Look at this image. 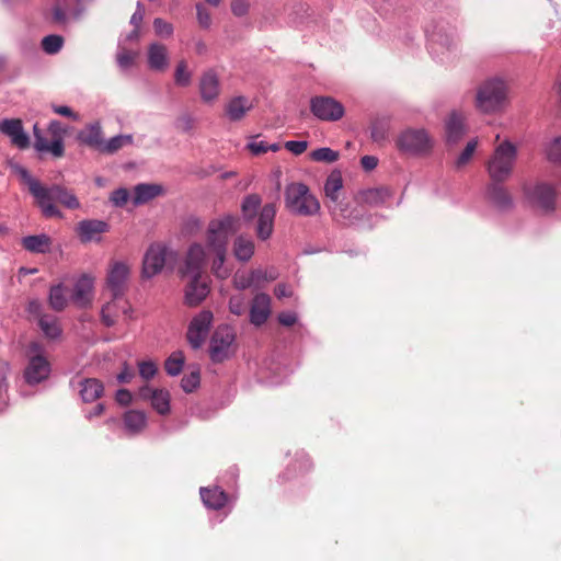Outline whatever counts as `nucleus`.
<instances>
[{
    "label": "nucleus",
    "mask_w": 561,
    "mask_h": 561,
    "mask_svg": "<svg viewBox=\"0 0 561 561\" xmlns=\"http://www.w3.org/2000/svg\"><path fill=\"white\" fill-rule=\"evenodd\" d=\"M191 72L187 69V62L185 60L179 61L174 72L175 84L180 87H187L191 84Z\"/></svg>",
    "instance_id": "de8ad7c7"
},
{
    "label": "nucleus",
    "mask_w": 561,
    "mask_h": 561,
    "mask_svg": "<svg viewBox=\"0 0 561 561\" xmlns=\"http://www.w3.org/2000/svg\"><path fill=\"white\" fill-rule=\"evenodd\" d=\"M80 142L101 151L103 146V133L99 124H91L78 134Z\"/></svg>",
    "instance_id": "cd10ccee"
},
{
    "label": "nucleus",
    "mask_w": 561,
    "mask_h": 561,
    "mask_svg": "<svg viewBox=\"0 0 561 561\" xmlns=\"http://www.w3.org/2000/svg\"><path fill=\"white\" fill-rule=\"evenodd\" d=\"M49 305L55 311H61L67 306V298L61 285H56L49 291Z\"/></svg>",
    "instance_id": "79ce46f5"
},
{
    "label": "nucleus",
    "mask_w": 561,
    "mask_h": 561,
    "mask_svg": "<svg viewBox=\"0 0 561 561\" xmlns=\"http://www.w3.org/2000/svg\"><path fill=\"white\" fill-rule=\"evenodd\" d=\"M371 139L375 142H382L387 139V130L382 125L374 124L371 127Z\"/></svg>",
    "instance_id": "e2e57ef3"
},
{
    "label": "nucleus",
    "mask_w": 561,
    "mask_h": 561,
    "mask_svg": "<svg viewBox=\"0 0 561 561\" xmlns=\"http://www.w3.org/2000/svg\"><path fill=\"white\" fill-rule=\"evenodd\" d=\"M211 322L213 313L209 310H203L192 319L186 336L193 348L197 350L203 345Z\"/></svg>",
    "instance_id": "2eb2a0df"
},
{
    "label": "nucleus",
    "mask_w": 561,
    "mask_h": 561,
    "mask_svg": "<svg viewBox=\"0 0 561 561\" xmlns=\"http://www.w3.org/2000/svg\"><path fill=\"white\" fill-rule=\"evenodd\" d=\"M252 108L251 102L244 96H236L226 105V114L230 121L237 122L242 119Z\"/></svg>",
    "instance_id": "c85d7f7f"
},
{
    "label": "nucleus",
    "mask_w": 561,
    "mask_h": 561,
    "mask_svg": "<svg viewBox=\"0 0 561 561\" xmlns=\"http://www.w3.org/2000/svg\"><path fill=\"white\" fill-rule=\"evenodd\" d=\"M466 117L462 113L451 112L445 119V139L448 145H456L466 135Z\"/></svg>",
    "instance_id": "aec40b11"
},
{
    "label": "nucleus",
    "mask_w": 561,
    "mask_h": 561,
    "mask_svg": "<svg viewBox=\"0 0 561 561\" xmlns=\"http://www.w3.org/2000/svg\"><path fill=\"white\" fill-rule=\"evenodd\" d=\"M80 396L84 402H93L101 398L104 392V386L96 378H85L79 382Z\"/></svg>",
    "instance_id": "a878e982"
},
{
    "label": "nucleus",
    "mask_w": 561,
    "mask_h": 561,
    "mask_svg": "<svg viewBox=\"0 0 561 561\" xmlns=\"http://www.w3.org/2000/svg\"><path fill=\"white\" fill-rule=\"evenodd\" d=\"M151 405L159 414H168L170 412V393L168 390L156 389Z\"/></svg>",
    "instance_id": "c9c22d12"
},
{
    "label": "nucleus",
    "mask_w": 561,
    "mask_h": 561,
    "mask_svg": "<svg viewBox=\"0 0 561 561\" xmlns=\"http://www.w3.org/2000/svg\"><path fill=\"white\" fill-rule=\"evenodd\" d=\"M133 142V137L130 135H118L111 138L108 141H104L101 148V152L104 153H114L123 148L125 145H129Z\"/></svg>",
    "instance_id": "ea45409f"
},
{
    "label": "nucleus",
    "mask_w": 561,
    "mask_h": 561,
    "mask_svg": "<svg viewBox=\"0 0 561 561\" xmlns=\"http://www.w3.org/2000/svg\"><path fill=\"white\" fill-rule=\"evenodd\" d=\"M199 91L203 101L211 102L220 93V83L218 75L214 70H207L203 73L199 81Z\"/></svg>",
    "instance_id": "b1692460"
},
{
    "label": "nucleus",
    "mask_w": 561,
    "mask_h": 561,
    "mask_svg": "<svg viewBox=\"0 0 561 561\" xmlns=\"http://www.w3.org/2000/svg\"><path fill=\"white\" fill-rule=\"evenodd\" d=\"M201 496H202L203 503L207 507L213 508V510L222 508L228 501V496H227L226 492L218 486L202 488Z\"/></svg>",
    "instance_id": "bb28decb"
},
{
    "label": "nucleus",
    "mask_w": 561,
    "mask_h": 561,
    "mask_svg": "<svg viewBox=\"0 0 561 561\" xmlns=\"http://www.w3.org/2000/svg\"><path fill=\"white\" fill-rule=\"evenodd\" d=\"M107 230L108 225L102 220H82L78 224V232L82 241H90L95 234Z\"/></svg>",
    "instance_id": "7c9ffc66"
},
{
    "label": "nucleus",
    "mask_w": 561,
    "mask_h": 561,
    "mask_svg": "<svg viewBox=\"0 0 561 561\" xmlns=\"http://www.w3.org/2000/svg\"><path fill=\"white\" fill-rule=\"evenodd\" d=\"M276 211V206L272 203L265 204L261 208L255 228L256 236L260 240L265 241L272 236Z\"/></svg>",
    "instance_id": "412c9836"
},
{
    "label": "nucleus",
    "mask_w": 561,
    "mask_h": 561,
    "mask_svg": "<svg viewBox=\"0 0 561 561\" xmlns=\"http://www.w3.org/2000/svg\"><path fill=\"white\" fill-rule=\"evenodd\" d=\"M51 110L54 111V113L61 115V116L69 117L72 121L79 119V115L77 113H75L69 106L53 104Z\"/></svg>",
    "instance_id": "680f3d73"
},
{
    "label": "nucleus",
    "mask_w": 561,
    "mask_h": 561,
    "mask_svg": "<svg viewBox=\"0 0 561 561\" xmlns=\"http://www.w3.org/2000/svg\"><path fill=\"white\" fill-rule=\"evenodd\" d=\"M121 312L130 318L131 312H133L131 306L129 305V302L126 299H124V297H119V298L112 297L111 301L106 302L102 307V310H101L102 323L108 328L113 327L116 323L117 318Z\"/></svg>",
    "instance_id": "f3484780"
},
{
    "label": "nucleus",
    "mask_w": 561,
    "mask_h": 561,
    "mask_svg": "<svg viewBox=\"0 0 561 561\" xmlns=\"http://www.w3.org/2000/svg\"><path fill=\"white\" fill-rule=\"evenodd\" d=\"M261 275V272L260 271H252L250 274H239L237 273L234 276H233V285L237 289H247L249 288L250 286H252V284L254 283V280L256 278H259Z\"/></svg>",
    "instance_id": "09e8293b"
},
{
    "label": "nucleus",
    "mask_w": 561,
    "mask_h": 561,
    "mask_svg": "<svg viewBox=\"0 0 561 561\" xmlns=\"http://www.w3.org/2000/svg\"><path fill=\"white\" fill-rule=\"evenodd\" d=\"M310 156L313 161L327 163L335 162L340 157L337 151L327 147L313 150Z\"/></svg>",
    "instance_id": "49530a36"
},
{
    "label": "nucleus",
    "mask_w": 561,
    "mask_h": 561,
    "mask_svg": "<svg viewBox=\"0 0 561 561\" xmlns=\"http://www.w3.org/2000/svg\"><path fill=\"white\" fill-rule=\"evenodd\" d=\"M272 313V299L265 293L256 294L250 307V322L255 327L263 325Z\"/></svg>",
    "instance_id": "6ab92c4d"
},
{
    "label": "nucleus",
    "mask_w": 561,
    "mask_h": 561,
    "mask_svg": "<svg viewBox=\"0 0 561 561\" xmlns=\"http://www.w3.org/2000/svg\"><path fill=\"white\" fill-rule=\"evenodd\" d=\"M477 146H478L477 139H472L466 145L465 149L461 151V153L459 154V157L456 160L457 168H462L467 163H469V161L471 160V158L477 149Z\"/></svg>",
    "instance_id": "8fccbe9b"
},
{
    "label": "nucleus",
    "mask_w": 561,
    "mask_h": 561,
    "mask_svg": "<svg viewBox=\"0 0 561 561\" xmlns=\"http://www.w3.org/2000/svg\"><path fill=\"white\" fill-rule=\"evenodd\" d=\"M153 30L161 37H170L173 34V25L160 18L153 20Z\"/></svg>",
    "instance_id": "603ef678"
},
{
    "label": "nucleus",
    "mask_w": 561,
    "mask_h": 561,
    "mask_svg": "<svg viewBox=\"0 0 561 561\" xmlns=\"http://www.w3.org/2000/svg\"><path fill=\"white\" fill-rule=\"evenodd\" d=\"M19 175L22 182L27 186L30 194L34 198V204L41 209L46 218H62V213L55 203H59L69 209L80 207V202L72 191L58 184L51 186L44 185L39 180L35 179L24 168H19Z\"/></svg>",
    "instance_id": "f257e3e1"
},
{
    "label": "nucleus",
    "mask_w": 561,
    "mask_h": 561,
    "mask_svg": "<svg viewBox=\"0 0 561 561\" xmlns=\"http://www.w3.org/2000/svg\"><path fill=\"white\" fill-rule=\"evenodd\" d=\"M135 61V54L131 51H123L117 55V62L122 68L130 67Z\"/></svg>",
    "instance_id": "0e129e2a"
},
{
    "label": "nucleus",
    "mask_w": 561,
    "mask_h": 561,
    "mask_svg": "<svg viewBox=\"0 0 561 561\" xmlns=\"http://www.w3.org/2000/svg\"><path fill=\"white\" fill-rule=\"evenodd\" d=\"M236 333L229 325H220L214 332L209 344V356L213 362L221 363L233 354Z\"/></svg>",
    "instance_id": "1a4fd4ad"
},
{
    "label": "nucleus",
    "mask_w": 561,
    "mask_h": 561,
    "mask_svg": "<svg viewBox=\"0 0 561 561\" xmlns=\"http://www.w3.org/2000/svg\"><path fill=\"white\" fill-rule=\"evenodd\" d=\"M284 147L291 153L299 156L307 150L308 142L307 141L289 140V141L285 142Z\"/></svg>",
    "instance_id": "13d9d810"
},
{
    "label": "nucleus",
    "mask_w": 561,
    "mask_h": 561,
    "mask_svg": "<svg viewBox=\"0 0 561 561\" xmlns=\"http://www.w3.org/2000/svg\"><path fill=\"white\" fill-rule=\"evenodd\" d=\"M233 255L240 262H248L254 254L255 245L252 239L239 236L233 241Z\"/></svg>",
    "instance_id": "473e14b6"
},
{
    "label": "nucleus",
    "mask_w": 561,
    "mask_h": 561,
    "mask_svg": "<svg viewBox=\"0 0 561 561\" xmlns=\"http://www.w3.org/2000/svg\"><path fill=\"white\" fill-rule=\"evenodd\" d=\"M44 352V346L36 341L31 342L27 346L28 363L24 370V378L28 385L39 383L50 374V363Z\"/></svg>",
    "instance_id": "6e6552de"
},
{
    "label": "nucleus",
    "mask_w": 561,
    "mask_h": 561,
    "mask_svg": "<svg viewBox=\"0 0 561 561\" xmlns=\"http://www.w3.org/2000/svg\"><path fill=\"white\" fill-rule=\"evenodd\" d=\"M22 245L32 253H47L50 250L51 240L46 234L28 236L22 239Z\"/></svg>",
    "instance_id": "72a5a7b5"
},
{
    "label": "nucleus",
    "mask_w": 561,
    "mask_h": 561,
    "mask_svg": "<svg viewBox=\"0 0 561 561\" xmlns=\"http://www.w3.org/2000/svg\"><path fill=\"white\" fill-rule=\"evenodd\" d=\"M201 382V375L198 370L192 371L188 375H185L181 380V387L182 389L190 393L193 392Z\"/></svg>",
    "instance_id": "3c124183"
},
{
    "label": "nucleus",
    "mask_w": 561,
    "mask_h": 561,
    "mask_svg": "<svg viewBox=\"0 0 561 561\" xmlns=\"http://www.w3.org/2000/svg\"><path fill=\"white\" fill-rule=\"evenodd\" d=\"M248 149L255 156L266 153L268 145L265 141H252L248 145Z\"/></svg>",
    "instance_id": "69168bd1"
},
{
    "label": "nucleus",
    "mask_w": 561,
    "mask_h": 561,
    "mask_svg": "<svg viewBox=\"0 0 561 561\" xmlns=\"http://www.w3.org/2000/svg\"><path fill=\"white\" fill-rule=\"evenodd\" d=\"M231 11L236 16H243L249 11V2L247 0H233Z\"/></svg>",
    "instance_id": "052dcab7"
},
{
    "label": "nucleus",
    "mask_w": 561,
    "mask_h": 561,
    "mask_svg": "<svg viewBox=\"0 0 561 561\" xmlns=\"http://www.w3.org/2000/svg\"><path fill=\"white\" fill-rule=\"evenodd\" d=\"M129 198V192L126 188H118L114 191L111 195V201L116 206H123L127 203Z\"/></svg>",
    "instance_id": "bf43d9fd"
},
{
    "label": "nucleus",
    "mask_w": 561,
    "mask_h": 561,
    "mask_svg": "<svg viewBox=\"0 0 561 561\" xmlns=\"http://www.w3.org/2000/svg\"><path fill=\"white\" fill-rule=\"evenodd\" d=\"M215 254V259L211 264V271L216 277L225 279L229 276L230 270L225 267V261L227 256V252H211Z\"/></svg>",
    "instance_id": "a18cd8bd"
},
{
    "label": "nucleus",
    "mask_w": 561,
    "mask_h": 561,
    "mask_svg": "<svg viewBox=\"0 0 561 561\" xmlns=\"http://www.w3.org/2000/svg\"><path fill=\"white\" fill-rule=\"evenodd\" d=\"M343 182L340 173H332L325 184L324 192L325 195L333 202L337 201L339 191L342 188Z\"/></svg>",
    "instance_id": "a19ab883"
},
{
    "label": "nucleus",
    "mask_w": 561,
    "mask_h": 561,
    "mask_svg": "<svg viewBox=\"0 0 561 561\" xmlns=\"http://www.w3.org/2000/svg\"><path fill=\"white\" fill-rule=\"evenodd\" d=\"M502 182H493L488 186V195L492 203L499 208L506 209L513 204L508 191L501 185Z\"/></svg>",
    "instance_id": "c756f323"
},
{
    "label": "nucleus",
    "mask_w": 561,
    "mask_h": 561,
    "mask_svg": "<svg viewBox=\"0 0 561 561\" xmlns=\"http://www.w3.org/2000/svg\"><path fill=\"white\" fill-rule=\"evenodd\" d=\"M196 11L199 26L203 28H209L211 24L210 13L202 4L196 5Z\"/></svg>",
    "instance_id": "6e6d98bb"
},
{
    "label": "nucleus",
    "mask_w": 561,
    "mask_h": 561,
    "mask_svg": "<svg viewBox=\"0 0 561 561\" xmlns=\"http://www.w3.org/2000/svg\"><path fill=\"white\" fill-rule=\"evenodd\" d=\"M64 46V37L60 35H47L42 39V48L46 54L54 55Z\"/></svg>",
    "instance_id": "c03bdc74"
},
{
    "label": "nucleus",
    "mask_w": 561,
    "mask_h": 561,
    "mask_svg": "<svg viewBox=\"0 0 561 561\" xmlns=\"http://www.w3.org/2000/svg\"><path fill=\"white\" fill-rule=\"evenodd\" d=\"M396 146L402 153L426 157L433 151L434 139L424 128H407L398 135Z\"/></svg>",
    "instance_id": "423d86ee"
},
{
    "label": "nucleus",
    "mask_w": 561,
    "mask_h": 561,
    "mask_svg": "<svg viewBox=\"0 0 561 561\" xmlns=\"http://www.w3.org/2000/svg\"><path fill=\"white\" fill-rule=\"evenodd\" d=\"M390 196L387 187H373L357 192L355 201L360 206L377 207L385 204Z\"/></svg>",
    "instance_id": "4be33fe9"
},
{
    "label": "nucleus",
    "mask_w": 561,
    "mask_h": 561,
    "mask_svg": "<svg viewBox=\"0 0 561 561\" xmlns=\"http://www.w3.org/2000/svg\"><path fill=\"white\" fill-rule=\"evenodd\" d=\"M262 199L257 194L248 195L241 205L242 215L245 220H252L261 207Z\"/></svg>",
    "instance_id": "f704fd0d"
},
{
    "label": "nucleus",
    "mask_w": 561,
    "mask_h": 561,
    "mask_svg": "<svg viewBox=\"0 0 561 561\" xmlns=\"http://www.w3.org/2000/svg\"><path fill=\"white\" fill-rule=\"evenodd\" d=\"M310 111L317 118L324 122L340 121L345 114L343 104L332 96L311 98Z\"/></svg>",
    "instance_id": "9b49d317"
},
{
    "label": "nucleus",
    "mask_w": 561,
    "mask_h": 561,
    "mask_svg": "<svg viewBox=\"0 0 561 561\" xmlns=\"http://www.w3.org/2000/svg\"><path fill=\"white\" fill-rule=\"evenodd\" d=\"M138 368L139 375L146 380L151 379L157 374L158 370L157 365L151 360L140 362L138 364Z\"/></svg>",
    "instance_id": "864d4df0"
},
{
    "label": "nucleus",
    "mask_w": 561,
    "mask_h": 561,
    "mask_svg": "<svg viewBox=\"0 0 561 561\" xmlns=\"http://www.w3.org/2000/svg\"><path fill=\"white\" fill-rule=\"evenodd\" d=\"M93 279L87 275L81 276L75 284L71 300L80 307H87L92 301Z\"/></svg>",
    "instance_id": "5701e85b"
},
{
    "label": "nucleus",
    "mask_w": 561,
    "mask_h": 561,
    "mask_svg": "<svg viewBox=\"0 0 561 561\" xmlns=\"http://www.w3.org/2000/svg\"><path fill=\"white\" fill-rule=\"evenodd\" d=\"M206 253L199 243H193L186 253L183 264L179 267V275L185 279L187 275H204Z\"/></svg>",
    "instance_id": "dca6fc26"
},
{
    "label": "nucleus",
    "mask_w": 561,
    "mask_h": 561,
    "mask_svg": "<svg viewBox=\"0 0 561 561\" xmlns=\"http://www.w3.org/2000/svg\"><path fill=\"white\" fill-rule=\"evenodd\" d=\"M124 423L130 432L138 433L146 425V415L140 411H128L124 415Z\"/></svg>",
    "instance_id": "e433bc0d"
},
{
    "label": "nucleus",
    "mask_w": 561,
    "mask_h": 561,
    "mask_svg": "<svg viewBox=\"0 0 561 561\" xmlns=\"http://www.w3.org/2000/svg\"><path fill=\"white\" fill-rule=\"evenodd\" d=\"M129 274L130 268L124 262L117 261L110 265L106 276V289L111 293L112 297H124L127 289Z\"/></svg>",
    "instance_id": "4468645a"
},
{
    "label": "nucleus",
    "mask_w": 561,
    "mask_h": 561,
    "mask_svg": "<svg viewBox=\"0 0 561 561\" xmlns=\"http://www.w3.org/2000/svg\"><path fill=\"white\" fill-rule=\"evenodd\" d=\"M184 280V304L188 307L201 305L210 293L209 277L206 274L187 275Z\"/></svg>",
    "instance_id": "ddd939ff"
},
{
    "label": "nucleus",
    "mask_w": 561,
    "mask_h": 561,
    "mask_svg": "<svg viewBox=\"0 0 561 561\" xmlns=\"http://www.w3.org/2000/svg\"><path fill=\"white\" fill-rule=\"evenodd\" d=\"M277 319L284 327H291L297 322V316L294 312H280Z\"/></svg>",
    "instance_id": "338daca9"
},
{
    "label": "nucleus",
    "mask_w": 561,
    "mask_h": 561,
    "mask_svg": "<svg viewBox=\"0 0 561 561\" xmlns=\"http://www.w3.org/2000/svg\"><path fill=\"white\" fill-rule=\"evenodd\" d=\"M0 131L11 139V144L19 149L30 147V137L23 129L20 118L3 119L0 122Z\"/></svg>",
    "instance_id": "a211bd4d"
},
{
    "label": "nucleus",
    "mask_w": 561,
    "mask_h": 561,
    "mask_svg": "<svg viewBox=\"0 0 561 561\" xmlns=\"http://www.w3.org/2000/svg\"><path fill=\"white\" fill-rule=\"evenodd\" d=\"M148 65L156 71H164L169 65L168 49L164 45L153 43L148 48Z\"/></svg>",
    "instance_id": "393cba45"
},
{
    "label": "nucleus",
    "mask_w": 561,
    "mask_h": 561,
    "mask_svg": "<svg viewBox=\"0 0 561 561\" xmlns=\"http://www.w3.org/2000/svg\"><path fill=\"white\" fill-rule=\"evenodd\" d=\"M53 21L57 24H65L67 22V13L60 0L51 9Z\"/></svg>",
    "instance_id": "5fc2aeb1"
},
{
    "label": "nucleus",
    "mask_w": 561,
    "mask_h": 561,
    "mask_svg": "<svg viewBox=\"0 0 561 561\" xmlns=\"http://www.w3.org/2000/svg\"><path fill=\"white\" fill-rule=\"evenodd\" d=\"M162 186L159 184H138L134 188V204L140 205L148 203L162 194Z\"/></svg>",
    "instance_id": "2f4dec72"
},
{
    "label": "nucleus",
    "mask_w": 561,
    "mask_h": 561,
    "mask_svg": "<svg viewBox=\"0 0 561 561\" xmlns=\"http://www.w3.org/2000/svg\"><path fill=\"white\" fill-rule=\"evenodd\" d=\"M38 325L43 333L49 337L55 339L60 334V328L57 323V320L53 316H43L38 319Z\"/></svg>",
    "instance_id": "58836bf2"
},
{
    "label": "nucleus",
    "mask_w": 561,
    "mask_h": 561,
    "mask_svg": "<svg viewBox=\"0 0 561 561\" xmlns=\"http://www.w3.org/2000/svg\"><path fill=\"white\" fill-rule=\"evenodd\" d=\"M67 130L59 121H51L48 125L50 140L43 136L38 125L33 127L34 148L39 152H49L55 158H61L65 154L64 137Z\"/></svg>",
    "instance_id": "0eeeda50"
},
{
    "label": "nucleus",
    "mask_w": 561,
    "mask_h": 561,
    "mask_svg": "<svg viewBox=\"0 0 561 561\" xmlns=\"http://www.w3.org/2000/svg\"><path fill=\"white\" fill-rule=\"evenodd\" d=\"M545 156L548 162L559 165L561 163V137L558 136L545 148Z\"/></svg>",
    "instance_id": "37998d69"
},
{
    "label": "nucleus",
    "mask_w": 561,
    "mask_h": 561,
    "mask_svg": "<svg viewBox=\"0 0 561 561\" xmlns=\"http://www.w3.org/2000/svg\"><path fill=\"white\" fill-rule=\"evenodd\" d=\"M285 206L296 216H314L320 210V203L304 183H290L285 190Z\"/></svg>",
    "instance_id": "20e7f679"
},
{
    "label": "nucleus",
    "mask_w": 561,
    "mask_h": 561,
    "mask_svg": "<svg viewBox=\"0 0 561 561\" xmlns=\"http://www.w3.org/2000/svg\"><path fill=\"white\" fill-rule=\"evenodd\" d=\"M274 295L278 298H287L293 296V290L286 284H278L274 288Z\"/></svg>",
    "instance_id": "774afa93"
},
{
    "label": "nucleus",
    "mask_w": 561,
    "mask_h": 561,
    "mask_svg": "<svg viewBox=\"0 0 561 561\" xmlns=\"http://www.w3.org/2000/svg\"><path fill=\"white\" fill-rule=\"evenodd\" d=\"M527 201L537 209L549 213L554 209L557 191L556 187L546 182H538L535 185L523 186Z\"/></svg>",
    "instance_id": "9d476101"
},
{
    "label": "nucleus",
    "mask_w": 561,
    "mask_h": 561,
    "mask_svg": "<svg viewBox=\"0 0 561 561\" xmlns=\"http://www.w3.org/2000/svg\"><path fill=\"white\" fill-rule=\"evenodd\" d=\"M516 145L505 139L495 146L486 162V171L493 182H505L513 174L517 160Z\"/></svg>",
    "instance_id": "7ed1b4c3"
},
{
    "label": "nucleus",
    "mask_w": 561,
    "mask_h": 561,
    "mask_svg": "<svg viewBox=\"0 0 561 561\" xmlns=\"http://www.w3.org/2000/svg\"><path fill=\"white\" fill-rule=\"evenodd\" d=\"M229 309L233 314L241 316L244 310V298L242 296H233L229 300Z\"/></svg>",
    "instance_id": "4d7b16f0"
},
{
    "label": "nucleus",
    "mask_w": 561,
    "mask_h": 561,
    "mask_svg": "<svg viewBox=\"0 0 561 561\" xmlns=\"http://www.w3.org/2000/svg\"><path fill=\"white\" fill-rule=\"evenodd\" d=\"M185 362L184 354L181 351L173 352L164 362V369L170 376H178L183 369Z\"/></svg>",
    "instance_id": "4c0bfd02"
},
{
    "label": "nucleus",
    "mask_w": 561,
    "mask_h": 561,
    "mask_svg": "<svg viewBox=\"0 0 561 561\" xmlns=\"http://www.w3.org/2000/svg\"><path fill=\"white\" fill-rule=\"evenodd\" d=\"M510 104V83L500 76H493L480 82L476 89L474 107L486 115L505 111Z\"/></svg>",
    "instance_id": "f03ea898"
},
{
    "label": "nucleus",
    "mask_w": 561,
    "mask_h": 561,
    "mask_svg": "<svg viewBox=\"0 0 561 561\" xmlns=\"http://www.w3.org/2000/svg\"><path fill=\"white\" fill-rule=\"evenodd\" d=\"M168 254L169 250L164 244H150L142 259V278L149 279L160 274L165 265Z\"/></svg>",
    "instance_id": "f8f14e48"
},
{
    "label": "nucleus",
    "mask_w": 561,
    "mask_h": 561,
    "mask_svg": "<svg viewBox=\"0 0 561 561\" xmlns=\"http://www.w3.org/2000/svg\"><path fill=\"white\" fill-rule=\"evenodd\" d=\"M239 219L224 215L209 221L206 230V247L209 252H227L229 239L238 231Z\"/></svg>",
    "instance_id": "39448f33"
}]
</instances>
